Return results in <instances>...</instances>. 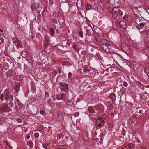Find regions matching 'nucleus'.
<instances>
[{"instance_id":"f257e3e1","label":"nucleus","mask_w":149,"mask_h":149,"mask_svg":"<svg viewBox=\"0 0 149 149\" xmlns=\"http://www.w3.org/2000/svg\"><path fill=\"white\" fill-rule=\"evenodd\" d=\"M114 28L118 32L125 31L126 29V25L125 22L123 21H121L119 24H116L113 25Z\"/></svg>"},{"instance_id":"f03ea898","label":"nucleus","mask_w":149,"mask_h":149,"mask_svg":"<svg viewBox=\"0 0 149 149\" xmlns=\"http://www.w3.org/2000/svg\"><path fill=\"white\" fill-rule=\"evenodd\" d=\"M101 49L106 53L111 52H113L111 49L110 45L105 42L104 43L101 44L100 45Z\"/></svg>"},{"instance_id":"7ed1b4c3","label":"nucleus","mask_w":149,"mask_h":149,"mask_svg":"<svg viewBox=\"0 0 149 149\" xmlns=\"http://www.w3.org/2000/svg\"><path fill=\"white\" fill-rule=\"evenodd\" d=\"M31 8L32 11H36L37 8H40V9L42 8V7L40 6V3H32L31 4Z\"/></svg>"},{"instance_id":"20e7f679","label":"nucleus","mask_w":149,"mask_h":149,"mask_svg":"<svg viewBox=\"0 0 149 149\" xmlns=\"http://www.w3.org/2000/svg\"><path fill=\"white\" fill-rule=\"evenodd\" d=\"M139 24L136 23L135 24L136 27L139 29H142L145 25L146 23L143 22L142 19H140L139 20Z\"/></svg>"},{"instance_id":"39448f33","label":"nucleus","mask_w":149,"mask_h":149,"mask_svg":"<svg viewBox=\"0 0 149 149\" xmlns=\"http://www.w3.org/2000/svg\"><path fill=\"white\" fill-rule=\"evenodd\" d=\"M118 10V8L116 7H114L112 9V18L114 19H116L117 18L118 14L117 11Z\"/></svg>"},{"instance_id":"423d86ee","label":"nucleus","mask_w":149,"mask_h":149,"mask_svg":"<svg viewBox=\"0 0 149 149\" xmlns=\"http://www.w3.org/2000/svg\"><path fill=\"white\" fill-rule=\"evenodd\" d=\"M85 29L86 30L87 34L88 35L90 36L91 35V31L92 29L91 26L87 24L86 26H84Z\"/></svg>"},{"instance_id":"0eeeda50","label":"nucleus","mask_w":149,"mask_h":149,"mask_svg":"<svg viewBox=\"0 0 149 149\" xmlns=\"http://www.w3.org/2000/svg\"><path fill=\"white\" fill-rule=\"evenodd\" d=\"M70 129L72 132L76 133H77V125H75L74 124H73L71 125Z\"/></svg>"},{"instance_id":"6e6552de","label":"nucleus","mask_w":149,"mask_h":149,"mask_svg":"<svg viewBox=\"0 0 149 149\" xmlns=\"http://www.w3.org/2000/svg\"><path fill=\"white\" fill-rule=\"evenodd\" d=\"M63 116L62 114L58 113L57 117L56 119L58 121H61L63 119Z\"/></svg>"},{"instance_id":"1a4fd4ad","label":"nucleus","mask_w":149,"mask_h":149,"mask_svg":"<svg viewBox=\"0 0 149 149\" xmlns=\"http://www.w3.org/2000/svg\"><path fill=\"white\" fill-rule=\"evenodd\" d=\"M95 38L96 40L98 42H101V43L102 44L103 43H104L105 42H107V40H106L105 39H103L102 40H101L99 38V37L97 36H96L95 37Z\"/></svg>"},{"instance_id":"9d476101","label":"nucleus","mask_w":149,"mask_h":149,"mask_svg":"<svg viewBox=\"0 0 149 149\" xmlns=\"http://www.w3.org/2000/svg\"><path fill=\"white\" fill-rule=\"evenodd\" d=\"M63 89H60L62 91H63L66 92L69 91V89L68 88V84L67 83H65V85H63Z\"/></svg>"},{"instance_id":"9b49d317","label":"nucleus","mask_w":149,"mask_h":149,"mask_svg":"<svg viewBox=\"0 0 149 149\" xmlns=\"http://www.w3.org/2000/svg\"><path fill=\"white\" fill-rule=\"evenodd\" d=\"M109 97L111 99L112 102L115 101L116 99V95L114 93H111L109 96Z\"/></svg>"},{"instance_id":"f8f14e48","label":"nucleus","mask_w":149,"mask_h":149,"mask_svg":"<svg viewBox=\"0 0 149 149\" xmlns=\"http://www.w3.org/2000/svg\"><path fill=\"white\" fill-rule=\"evenodd\" d=\"M82 3L81 0H77L76 3L77 6L78 8H80L82 7Z\"/></svg>"},{"instance_id":"ddd939ff","label":"nucleus","mask_w":149,"mask_h":149,"mask_svg":"<svg viewBox=\"0 0 149 149\" xmlns=\"http://www.w3.org/2000/svg\"><path fill=\"white\" fill-rule=\"evenodd\" d=\"M98 30L96 31V33L97 35L100 36H102L103 35V32L102 30L100 28H97Z\"/></svg>"},{"instance_id":"4468645a","label":"nucleus","mask_w":149,"mask_h":149,"mask_svg":"<svg viewBox=\"0 0 149 149\" xmlns=\"http://www.w3.org/2000/svg\"><path fill=\"white\" fill-rule=\"evenodd\" d=\"M20 85L19 83H16L14 87V89L16 91H18L19 90Z\"/></svg>"},{"instance_id":"2eb2a0df","label":"nucleus","mask_w":149,"mask_h":149,"mask_svg":"<svg viewBox=\"0 0 149 149\" xmlns=\"http://www.w3.org/2000/svg\"><path fill=\"white\" fill-rule=\"evenodd\" d=\"M63 138V135L61 134H58L57 136V139H58L57 141L58 142L59 141V142H60L62 140Z\"/></svg>"},{"instance_id":"dca6fc26","label":"nucleus","mask_w":149,"mask_h":149,"mask_svg":"<svg viewBox=\"0 0 149 149\" xmlns=\"http://www.w3.org/2000/svg\"><path fill=\"white\" fill-rule=\"evenodd\" d=\"M4 95L5 97V99H7L9 96V93L7 89H6L4 92Z\"/></svg>"},{"instance_id":"f3484780","label":"nucleus","mask_w":149,"mask_h":149,"mask_svg":"<svg viewBox=\"0 0 149 149\" xmlns=\"http://www.w3.org/2000/svg\"><path fill=\"white\" fill-rule=\"evenodd\" d=\"M23 77L21 75H17L15 78V79L18 81H20L22 79Z\"/></svg>"},{"instance_id":"a211bd4d","label":"nucleus","mask_w":149,"mask_h":149,"mask_svg":"<svg viewBox=\"0 0 149 149\" xmlns=\"http://www.w3.org/2000/svg\"><path fill=\"white\" fill-rule=\"evenodd\" d=\"M144 72L146 75L149 77V67H146L144 69Z\"/></svg>"},{"instance_id":"6ab92c4d","label":"nucleus","mask_w":149,"mask_h":149,"mask_svg":"<svg viewBox=\"0 0 149 149\" xmlns=\"http://www.w3.org/2000/svg\"><path fill=\"white\" fill-rule=\"evenodd\" d=\"M49 31L50 32V34L52 35V36H54V29L50 27L49 29Z\"/></svg>"},{"instance_id":"aec40b11","label":"nucleus","mask_w":149,"mask_h":149,"mask_svg":"<svg viewBox=\"0 0 149 149\" xmlns=\"http://www.w3.org/2000/svg\"><path fill=\"white\" fill-rule=\"evenodd\" d=\"M97 2L95 0H92L91 2V5L92 6H95L97 4Z\"/></svg>"},{"instance_id":"412c9836","label":"nucleus","mask_w":149,"mask_h":149,"mask_svg":"<svg viewBox=\"0 0 149 149\" xmlns=\"http://www.w3.org/2000/svg\"><path fill=\"white\" fill-rule=\"evenodd\" d=\"M7 107L6 106H4L0 110V113H3L4 111H5L7 109Z\"/></svg>"},{"instance_id":"4be33fe9","label":"nucleus","mask_w":149,"mask_h":149,"mask_svg":"<svg viewBox=\"0 0 149 149\" xmlns=\"http://www.w3.org/2000/svg\"><path fill=\"white\" fill-rule=\"evenodd\" d=\"M23 57L25 58L26 57L27 55V53L26 52L24 51L21 54Z\"/></svg>"},{"instance_id":"5701e85b","label":"nucleus","mask_w":149,"mask_h":149,"mask_svg":"<svg viewBox=\"0 0 149 149\" xmlns=\"http://www.w3.org/2000/svg\"><path fill=\"white\" fill-rule=\"evenodd\" d=\"M92 6L90 4L87 3L86 7V10H89L91 8Z\"/></svg>"},{"instance_id":"b1692460","label":"nucleus","mask_w":149,"mask_h":149,"mask_svg":"<svg viewBox=\"0 0 149 149\" xmlns=\"http://www.w3.org/2000/svg\"><path fill=\"white\" fill-rule=\"evenodd\" d=\"M63 94H61V97H60V98H59V95H56V99L57 100H62L63 99Z\"/></svg>"},{"instance_id":"393cba45","label":"nucleus","mask_w":149,"mask_h":149,"mask_svg":"<svg viewBox=\"0 0 149 149\" xmlns=\"http://www.w3.org/2000/svg\"><path fill=\"white\" fill-rule=\"evenodd\" d=\"M43 129V125H38L37 127V129L40 131H42Z\"/></svg>"},{"instance_id":"a878e982","label":"nucleus","mask_w":149,"mask_h":149,"mask_svg":"<svg viewBox=\"0 0 149 149\" xmlns=\"http://www.w3.org/2000/svg\"><path fill=\"white\" fill-rule=\"evenodd\" d=\"M128 146L129 148L130 149H133L134 148V146L132 143H128Z\"/></svg>"},{"instance_id":"bb28decb","label":"nucleus","mask_w":149,"mask_h":149,"mask_svg":"<svg viewBox=\"0 0 149 149\" xmlns=\"http://www.w3.org/2000/svg\"><path fill=\"white\" fill-rule=\"evenodd\" d=\"M138 86L141 89H144V86L141 83H139L137 84Z\"/></svg>"},{"instance_id":"cd10ccee","label":"nucleus","mask_w":149,"mask_h":149,"mask_svg":"<svg viewBox=\"0 0 149 149\" xmlns=\"http://www.w3.org/2000/svg\"><path fill=\"white\" fill-rule=\"evenodd\" d=\"M50 42L45 41L44 46L45 47L47 48L50 44Z\"/></svg>"},{"instance_id":"c85d7f7f","label":"nucleus","mask_w":149,"mask_h":149,"mask_svg":"<svg viewBox=\"0 0 149 149\" xmlns=\"http://www.w3.org/2000/svg\"><path fill=\"white\" fill-rule=\"evenodd\" d=\"M40 113L42 115H45L46 114V112L45 110H44L40 109Z\"/></svg>"},{"instance_id":"c756f323","label":"nucleus","mask_w":149,"mask_h":149,"mask_svg":"<svg viewBox=\"0 0 149 149\" xmlns=\"http://www.w3.org/2000/svg\"><path fill=\"white\" fill-rule=\"evenodd\" d=\"M102 122V121L101 120L98 119L96 120V124L97 125H101Z\"/></svg>"},{"instance_id":"7c9ffc66","label":"nucleus","mask_w":149,"mask_h":149,"mask_svg":"<svg viewBox=\"0 0 149 149\" xmlns=\"http://www.w3.org/2000/svg\"><path fill=\"white\" fill-rule=\"evenodd\" d=\"M45 41L50 42L49 37L47 36H45L44 38Z\"/></svg>"},{"instance_id":"2f4dec72","label":"nucleus","mask_w":149,"mask_h":149,"mask_svg":"<svg viewBox=\"0 0 149 149\" xmlns=\"http://www.w3.org/2000/svg\"><path fill=\"white\" fill-rule=\"evenodd\" d=\"M18 103L19 106V108H22L23 106V104L22 103H21L20 101H18Z\"/></svg>"},{"instance_id":"473e14b6","label":"nucleus","mask_w":149,"mask_h":149,"mask_svg":"<svg viewBox=\"0 0 149 149\" xmlns=\"http://www.w3.org/2000/svg\"><path fill=\"white\" fill-rule=\"evenodd\" d=\"M129 15L127 14L125 15L123 17V19L125 21H127L128 20Z\"/></svg>"},{"instance_id":"72a5a7b5","label":"nucleus","mask_w":149,"mask_h":149,"mask_svg":"<svg viewBox=\"0 0 149 149\" xmlns=\"http://www.w3.org/2000/svg\"><path fill=\"white\" fill-rule=\"evenodd\" d=\"M65 83H63L62 82H60L59 83V85H60V89H63V85H65Z\"/></svg>"},{"instance_id":"f704fd0d","label":"nucleus","mask_w":149,"mask_h":149,"mask_svg":"<svg viewBox=\"0 0 149 149\" xmlns=\"http://www.w3.org/2000/svg\"><path fill=\"white\" fill-rule=\"evenodd\" d=\"M110 59V60L111 61H110L109 65L111 66L113 65L114 63V61L111 58Z\"/></svg>"},{"instance_id":"c9c22d12","label":"nucleus","mask_w":149,"mask_h":149,"mask_svg":"<svg viewBox=\"0 0 149 149\" xmlns=\"http://www.w3.org/2000/svg\"><path fill=\"white\" fill-rule=\"evenodd\" d=\"M145 53L148 56H149V49H147L145 50Z\"/></svg>"},{"instance_id":"e433bc0d","label":"nucleus","mask_w":149,"mask_h":149,"mask_svg":"<svg viewBox=\"0 0 149 149\" xmlns=\"http://www.w3.org/2000/svg\"><path fill=\"white\" fill-rule=\"evenodd\" d=\"M118 14L120 16H122L123 15V12L120 9H118Z\"/></svg>"},{"instance_id":"4c0bfd02","label":"nucleus","mask_w":149,"mask_h":149,"mask_svg":"<svg viewBox=\"0 0 149 149\" xmlns=\"http://www.w3.org/2000/svg\"><path fill=\"white\" fill-rule=\"evenodd\" d=\"M16 120L17 122L18 123H22V120L19 118H17Z\"/></svg>"},{"instance_id":"58836bf2","label":"nucleus","mask_w":149,"mask_h":149,"mask_svg":"<svg viewBox=\"0 0 149 149\" xmlns=\"http://www.w3.org/2000/svg\"><path fill=\"white\" fill-rule=\"evenodd\" d=\"M79 36L81 37H83V32L82 31H80L79 32Z\"/></svg>"},{"instance_id":"ea45409f","label":"nucleus","mask_w":149,"mask_h":149,"mask_svg":"<svg viewBox=\"0 0 149 149\" xmlns=\"http://www.w3.org/2000/svg\"><path fill=\"white\" fill-rule=\"evenodd\" d=\"M69 62L67 61H64L62 63V65L63 66L67 64Z\"/></svg>"},{"instance_id":"a19ab883","label":"nucleus","mask_w":149,"mask_h":149,"mask_svg":"<svg viewBox=\"0 0 149 149\" xmlns=\"http://www.w3.org/2000/svg\"><path fill=\"white\" fill-rule=\"evenodd\" d=\"M113 106L111 104H109V105H108L107 107L108 109H109V110H111L112 108H113Z\"/></svg>"},{"instance_id":"79ce46f5","label":"nucleus","mask_w":149,"mask_h":149,"mask_svg":"<svg viewBox=\"0 0 149 149\" xmlns=\"http://www.w3.org/2000/svg\"><path fill=\"white\" fill-rule=\"evenodd\" d=\"M48 145V144L47 143L44 144H43L42 146L45 149H47Z\"/></svg>"},{"instance_id":"37998d69","label":"nucleus","mask_w":149,"mask_h":149,"mask_svg":"<svg viewBox=\"0 0 149 149\" xmlns=\"http://www.w3.org/2000/svg\"><path fill=\"white\" fill-rule=\"evenodd\" d=\"M67 103L68 105L69 106H72L73 104V103L71 101H68Z\"/></svg>"},{"instance_id":"c03bdc74","label":"nucleus","mask_w":149,"mask_h":149,"mask_svg":"<svg viewBox=\"0 0 149 149\" xmlns=\"http://www.w3.org/2000/svg\"><path fill=\"white\" fill-rule=\"evenodd\" d=\"M90 70L89 69H84L83 70V71L85 73L88 72H90Z\"/></svg>"},{"instance_id":"a18cd8bd","label":"nucleus","mask_w":149,"mask_h":149,"mask_svg":"<svg viewBox=\"0 0 149 149\" xmlns=\"http://www.w3.org/2000/svg\"><path fill=\"white\" fill-rule=\"evenodd\" d=\"M45 97H49V94L47 91H45Z\"/></svg>"},{"instance_id":"49530a36","label":"nucleus","mask_w":149,"mask_h":149,"mask_svg":"<svg viewBox=\"0 0 149 149\" xmlns=\"http://www.w3.org/2000/svg\"><path fill=\"white\" fill-rule=\"evenodd\" d=\"M93 28H94L95 33H96V31L98 30V29H97V28H99V27H97V26H93Z\"/></svg>"},{"instance_id":"de8ad7c7","label":"nucleus","mask_w":149,"mask_h":149,"mask_svg":"<svg viewBox=\"0 0 149 149\" xmlns=\"http://www.w3.org/2000/svg\"><path fill=\"white\" fill-rule=\"evenodd\" d=\"M4 42V40L3 38H0V44H2Z\"/></svg>"},{"instance_id":"09e8293b","label":"nucleus","mask_w":149,"mask_h":149,"mask_svg":"<svg viewBox=\"0 0 149 149\" xmlns=\"http://www.w3.org/2000/svg\"><path fill=\"white\" fill-rule=\"evenodd\" d=\"M34 136L36 138H38L39 136V134L38 133H36L34 134Z\"/></svg>"},{"instance_id":"8fccbe9b","label":"nucleus","mask_w":149,"mask_h":149,"mask_svg":"<svg viewBox=\"0 0 149 149\" xmlns=\"http://www.w3.org/2000/svg\"><path fill=\"white\" fill-rule=\"evenodd\" d=\"M104 86V84L103 83H100L98 84V86L100 87L101 88L102 87Z\"/></svg>"},{"instance_id":"3c124183","label":"nucleus","mask_w":149,"mask_h":149,"mask_svg":"<svg viewBox=\"0 0 149 149\" xmlns=\"http://www.w3.org/2000/svg\"><path fill=\"white\" fill-rule=\"evenodd\" d=\"M17 45H19L21 44V42L20 40H17Z\"/></svg>"},{"instance_id":"603ef678","label":"nucleus","mask_w":149,"mask_h":149,"mask_svg":"<svg viewBox=\"0 0 149 149\" xmlns=\"http://www.w3.org/2000/svg\"><path fill=\"white\" fill-rule=\"evenodd\" d=\"M123 85L125 87H127L128 85L127 83L125 81L123 83Z\"/></svg>"},{"instance_id":"864d4df0","label":"nucleus","mask_w":149,"mask_h":149,"mask_svg":"<svg viewBox=\"0 0 149 149\" xmlns=\"http://www.w3.org/2000/svg\"><path fill=\"white\" fill-rule=\"evenodd\" d=\"M72 75V73L71 72H69L68 73V76L69 78H70Z\"/></svg>"},{"instance_id":"5fc2aeb1","label":"nucleus","mask_w":149,"mask_h":149,"mask_svg":"<svg viewBox=\"0 0 149 149\" xmlns=\"http://www.w3.org/2000/svg\"><path fill=\"white\" fill-rule=\"evenodd\" d=\"M60 149H66L65 147L64 146H61V147L60 148Z\"/></svg>"},{"instance_id":"6e6d98bb","label":"nucleus","mask_w":149,"mask_h":149,"mask_svg":"<svg viewBox=\"0 0 149 149\" xmlns=\"http://www.w3.org/2000/svg\"><path fill=\"white\" fill-rule=\"evenodd\" d=\"M11 99L10 100V102H12L13 99V97L12 95L10 96Z\"/></svg>"},{"instance_id":"4d7b16f0","label":"nucleus","mask_w":149,"mask_h":149,"mask_svg":"<svg viewBox=\"0 0 149 149\" xmlns=\"http://www.w3.org/2000/svg\"><path fill=\"white\" fill-rule=\"evenodd\" d=\"M52 22L55 23L57 24V21L56 19H54L52 20Z\"/></svg>"},{"instance_id":"13d9d810","label":"nucleus","mask_w":149,"mask_h":149,"mask_svg":"<svg viewBox=\"0 0 149 149\" xmlns=\"http://www.w3.org/2000/svg\"><path fill=\"white\" fill-rule=\"evenodd\" d=\"M4 98V95L3 93L1 94V95L0 97V98L1 100H3Z\"/></svg>"},{"instance_id":"bf43d9fd","label":"nucleus","mask_w":149,"mask_h":149,"mask_svg":"<svg viewBox=\"0 0 149 149\" xmlns=\"http://www.w3.org/2000/svg\"><path fill=\"white\" fill-rule=\"evenodd\" d=\"M30 137V136L29 135H27L25 137V138L26 139L28 140L29 139Z\"/></svg>"},{"instance_id":"052dcab7","label":"nucleus","mask_w":149,"mask_h":149,"mask_svg":"<svg viewBox=\"0 0 149 149\" xmlns=\"http://www.w3.org/2000/svg\"><path fill=\"white\" fill-rule=\"evenodd\" d=\"M10 106L12 107L13 106V103L12 102H10V103L9 104Z\"/></svg>"},{"instance_id":"680f3d73","label":"nucleus","mask_w":149,"mask_h":149,"mask_svg":"<svg viewBox=\"0 0 149 149\" xmlns=\"http://www.w3.org/2000/svg\"><path fill=\"white\" fill-rule=\"evenodd\" d=\"M4 54L6 56H9L8 54L6 51H5L4 52Z\"/></svg>"},{"instance_id":"e2e57ef3","label":"nucleus","mask_w":149,"mask_h":149,"mask_svg":"<svg viewBox=\"0 0 149 149\" xmlns=\"http://www.w3.org/2000/svg\"><path fill=\"white\" fill-rule=\"evenodd\" d=\"M31 37L32 38H33L35 37V35L34 34L32 33L31 35Z\"/></svg>"},{"instance_id":"0e129e2a","label":"nucleus","mask_w":149,"mask_h":149,"mask_svg":"<svg viewBox=\"0 0 149 149\" xmlns=\"http://www.w3.org/2000/svg\"><path fill=\"white\" fill-rule=\"evenodd\" d=\"M12 40H13V42L14 43H15V44H16V42L15 43V41H16V38H13V39H12ZM15 45H16V44H15Z\"/></svg>"},{"instance_id":"69168bd1","label":"nucleus","mask_w":149,"mask_h":149,"mask_svg":"<svg viewBox=\"0 0 149 149\" xmlns=\"http://www.w3.org/2000/svg\"><path fill=\"white\" fill-rule=\"evenodd\" d=\"M8 146L9 147V149H11L12 148L11 146L9 144H8Z\"/></svg>"},{"instance_id":"338daca9","label":"nucleus","mask_w":149,"mask_h":149,"mask_svg":"<svg viewBox=\"0 0 149 149\" xmlns=\"http://www.w3.org/2000/svg\"><path fill=\"white\" fill-rule=\"evenodd\" d=\"M136 139L137 141V142H138V143H140V140L138 138H136Z\"/></svg>"},{"instance_id":"774afa93","label":"nucleus","mask_w":149,"mask_h":149,"mask_svg":"<svg viewBox=\"0 0 149 149\" xmlns=\"http://www.w3.org/2000/svg\"><path fill=\"white\" fill-rule=\"evenodd\" d=\"M88 67V66L87 65H85L84 66L83 68H84L85 69H86Z\"/></svg>"}]
</instances>
